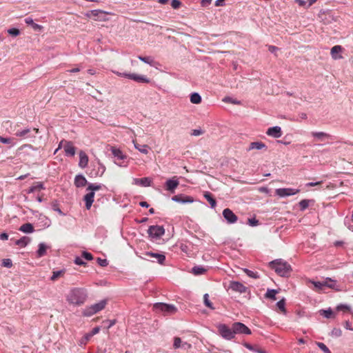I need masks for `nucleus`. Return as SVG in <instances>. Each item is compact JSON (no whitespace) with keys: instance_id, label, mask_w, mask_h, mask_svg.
<instances>
[{"instance_id":"f257e3e1","label":"nucleus","mask_w":353,"mask_h":353,"mask_svg":"<svg viewBox=\"0 0 353 353\" xmlns=\"http://www.w3.org/2000/svg\"><path fill=\"white\" fill-rule=\"evenodd\" d=\"M65 298L70 305L79 306L85 302L88 292L86 289L83 288H72L69 290Z\"/></svg>"},{"instance_id":"f03ea898","label":"nucleus","mask_w":353,"mask_h":353,"mask_svg":"<svg viewBox=\"0 0 353 353\" xmlns=\"http://www.w3.org/2000/svg\"><path fill=\"white\" fill-rule=\"evenodd\" d=\"M269 267L281 276H288L292 271L291 265L281 259L270 261Z\"/></svg>"},{"instance_id":"7ed1b4c3","label":"nucleus","mask_w":353,"mask_h":353,"mask_svg":"<svg viewBox=\"0 0 353 353\" xmlns=\"http://www.w3.org/2000/svg\"><path fill=\"white\" fill-rule=\"evenodd\" d=\"M103 188H105L103 184L88 183L86 188V191L88 192L84 195L83 199L85 201V208L87 210H90L92 205L95 192L102 189Z\"/></svg>"},{"instance_id":"20e7f679","label":"nucleus","mask_w":353,"mask_h":353,"mask_svg":"<svg viewBox=\"0 0 353 353\" xmlns=\"http://www.w3.org/2000/svg\"><path fill=\"white\" fill-rule=\"evenodd\" d=\"M110 151L115 158L114 163L120 167H126L128 163L125 161L127 156L119 149L115 147H111Z\"/></svg>"},{"instance_id":"39448f33","label":"nucleus","mask_w":353,"mask_h":353,"mask_svg":"<svg viewBox=\"0 0 353 353\" xmlns=\"http://www.w3.org/2000/svg\"><path fill=\"white\" fill-rule=\"evenodd\" d=\"M218 331L219 334L225 340H232L235 336L233 332V327H228L225 324H219L217 325Z\"/></svg>"},{"instance_id":"423d86ee","label":"nucleus","mask_w":353,"mask_h":353,"mask_svg":"<svg viewBox=\"0 0 353 353\" xmlns=\"http://www.w3.org/2000/svg\"><path fill=\"white\" fill-rule=\"evenodd\" d=\"M154 308L157 311L163 312L164 314H172L176 312V308L174 305L163 303H155Z\"/></svg>"},{"instance_id":"0eeeda50","label":"nucleus","mask_w":353,"mask_h":353,"mask_svg":"<svg viewBox=\"0 0 353 353\" xmlns=\"http://www.w3.org/2000/svg\"><path fill=\"white\" fill-rule=\"evenodd\" d=\"M116 74L119 77H127L130 79H132L134 81L139 82V83H149L150 79L147 78L144 75H140L134 73H125V72H116Z\"/></svg>"},{"instance_id":"6e6552de","label":"nucleus","mask_w":353,"mask_h":353,"mask_svg":"<svg viewBox=\"0 0 353 353\" xmlns=\"http://www.w3.org/2000/svg\"><path fill=\"white\" fill-rule=\"evenodd\" d=\"M232 325L234 336L236 334L250 335L252 334L251 330L243 323L235 322Z\"/></svg>"},{"instance_id":"1a4fd4ad","label":"nucleus","mask_w":353,"mask_h":353,"mask_svg":"<svg viewBox=\"0 0 353 353\" xmlns=\"http://www.w3.org/2000/svg\"><path fill=\"white\" fill-rule=\"evenodd\" d=\"M148 232L150 237L159 239L164 234L165 230L163 226L151 225L149 227Z\"/></svg>"},{"instance_id":"9d476101","label":"nucleus","mask_w":353,"mask_h":353,"mask_svg":"<svg viewBox=\"0 0 353 353\" xmlns=\"http://www.w3.org/2000/svg\"><path fill=\"white\" fill-rule=\"evenodd\" d=\"M106 12L101 10H92L85 13L87 17H94L95 21H105L107 20Z\"/></svg>"},{"instance_id":"9b49d317","label":"nucleus","mask_w":353,"mask_h":353,"mask_svg":"<svg viewBox=\"0 0 353 353\" xmlns=\"http://www.w3.org/2000/svg\"><path fill=\"white\" fill-rule=\"evenodd\" d=\"M300 192L299 189L296 188H278L276 189L275 193L280 197H286L289 196L294 195Z\"/></svg>"},{"instance_id":"f8f14e48","label":"nucleus","mask_w":353,"mask_h":353,"mask_svg":"<svg viewBox=\"0 0 353 353\" xmlns=\"http://www.w3.org/2000/svg\"><path fill=\"white\" fill-rule=\"evenodd\" d=\"M223 216L229 224L234 223L238 220L237 216L229 208L223 210Z\"/></svg>"},{"instance_id":"ddd939ff","label":"nucleus","mask_w":353,"mask_h":353,"mask_svg":"<svg viewBox=\"0 0 353 353\" xmlns=\"http://www.w3.org/2000/svg\"><path fill=\"white\" fill-rule=\"evenodd\" d=\"M105 171V167L101 163H98L94 168L90 170L88 175L91 177L101 176Z\"/></svg>"},{"instance_id":"4468645a","label":"nucleus","mask_w":353,"mask_h":353,"mask_svg":"<svg viewBox=\"0 0 353 353\" xmlns=\"http://www.w3.org/2000/svg\"><path fill=\"white\" fill-rule=\"evenodd\" d=\"M62 148L64 149V152L68 157H74L76 152V148L73 145L71 141H63Z\"/></svg>"},{"instance_id":"2eb2a0df","label":"nucleus","mask_w":353,"mask_h":353,"mask_svg":"<svg viewBox=\"0 0 353 353\" xmlns=\"http://www.w3.org/2000/svg\"><path fill=\"white\" fill-rule=\"evenodd\" d=\"M229 288L232 290L241 294L246 292L248 290V288L239 281H231Z\"/></svg>"},{"instance_id":"dca6fc26","label":"nucleus","mask_w":353,"mask_h":353,"mask_svg":"<svg viewBox=\"0 0 353 353\" xmlns=\"http://www.w3.org/2000/svg\"><path fill=\"white\" fill-rule=\"evenodd\" d=\"M179 184V181L178 179L176 176H174L166 181L165 183V189L168 191H170V192L173 193L175 189L178 187Z\"/></svg>"},{"instance_id":"f3484780","label":"nucleus","mask_w":353,"mask_h":353,"mask_svg":"<svg viewBox=\"0 0 353 353\" xmlns=\"http://www.w3.org/2000/svg\"><path fill=\"white\" fill-rule=\"evenodd\" d=\"M172 200L179 203H191L194 202V199L192 196L183 194L174 196L172 197Z\"/></svg>"},{"instance_id":"a211bd4d","label":"nucleus","mask_w":353,"mask_h":353,"mask_svg":"<svg viewBox=\"0 0 353 353\" xmlns=\"http://www.w3.org/2000/svg\"><path fill=\"white\" fill-rule=\"evenodd\" d=\"M151 183L152 180L149 177H143L141 179L134 178L132 180V184L142 187H149Z\"/></svg>"},{"instance_id":"6ab92c4d","label":"nucleus","mask_w":353,"mask_h":353,"mask_svg":"<svg viewBox=\"0 0 353 353\" xmlns=\"http://www.w3.org/2000/svg\"><path fill=\"white\" fill-rule=\"evenodd\" d=\"M342 50H343V48L339 45H336V46H334V47H332L331 48V51H330L332 58L334 60H338V59H342L343 57L341 54V53L342 52Z\"/></svg>"},{"instance_id":"aec40b11","label":"nucleus","mask_w":353,"mask_h":353,"mask_svg":"<svg viewBox=\"0 0 353 353\" xmlns=\"http://www.w3.org/2000/svg\"><path fill=\"white\" fill-rule=\"evenodd\" d=\"M266 134L274 138H279L282 135L281 128L279 126H274L268 129Z\"/></svg>"},{"instance_id":"412c9836","label":"nucleus","mask_w":353,"mask_h":353,"mask_svg":"<svg viewBox=\"0 0 353 353\" xmlns=\"http://www.w3.org/2000/svg\"><path fill=\"white\" fill-rule=\"evenodd\" d=\"M138 59L144 62L145 63H147L150 65V66H152L154 68H157L160 64L159 62L154 61V58L152 57H142V56H138Z\"/></svg>"},{"instance_id":"4be33fe9","label":"nucleus","mask_w":353,"mask_h":353,"mask_svg":"<svg viewBox=\"0 0 353 353\" xmlns=\"http://www.w3.org/2000/svg\"><path fill=\"white\" fill-rule=\"evenodd\" d=\"M50 248V246L45 243H40L38 245V250L37 251V256L41 258L45 256L47 253V250Z\"/></svg>"},{"instance_id":"5701e85b","label":"nucleus","mask_w":353,"mask_h":353,"mask_svg":"<svg viewBox=\"0 0 353 353\" xmlns=\"http://www.w3.org/2000/svg\"><path fill=\"white\" fill-rule=\"evenodd\" d=\"M263 149L264 150L267 149V146L265 143H263L261 141H255V142H252L250 143L249 147L247 149V150L248 151H250L252 150H263Z\"/></svg>"},{"instance_id":"b1692460","label":"nucleus","mask_w":353,"mask_h":353,"mask_svg":"<svg viewBox=\"0 0 353 353\" xmlns=\"http://www.w3.org/2000/svg\"><path fill=\"white\" fill-rule=\"evenodd\" d=\"M145 255L156 259L157 262L161 265L163 264L164 261H165V256L163 254L146 252Z\"/></svg>"},{"instance_id":"393cba45","label":"nucleus","mask_w":353,"mask_h":353,"mask_svg":"<svg viewBox=\"0 0 353 353\" xmlns=\"http://www.w3.org/2000/svg\"><path fill=\"white\" fill-rule=\"evenodd\" d=\"M79 166L81 168H85L88 163V157L85 152L81 150L79 152Z\"/></svg>"},{"instance_id":"a878e982","label":"nucleus","mask_w":353,"mask_h":353,"mask_svg":"<svg viewBox=\"0 0 353 353\" xmlns=\"http://www.w3.org/2000/svg\"><path fill=\"white\" fill-rule=\"evenodd\" d=\"M88 181L85 176L82 174H78L74 178V185L77 188H82L85 186Z\"/></svg>"},{"instance_id":"bb28decb","label":"nucleus","mask_w":353,"mask_h":353,"mask_svg":"<svg viewBox=\"0 0 353 353\" xmlns=\"http://www.w3.org/2000/svg\"><path fill=\"white\" fill-rule=\"evenodd\" d=\"M30 128H25L22 130H18L16 132L15 135L17 137H23L24 139L26 138H35V134L30 135Z\"/></svg>"},{"instance_id":"cd10ccee","label":"nucleus","mask_w":353,"mask_h":353,"mask_svg":"<svg viewBox=\"0 0 353 353\" xmlns=\"http://www.w3.org/2000/svg\"><path fill=\"white\" fill-rule=\"evenodd\" d=\"M107 304V301L105 299L100 301L99 303L91 305L92 309L94 310V312L97 313L101 310H103Z\"/></svg>"},{"instance_id":"c85d7f7f","label":"nucleus","mask_w":353,"mask_h":353,"mask_svg":"<svg viewBox=\"0 0 353 353\" xmlns=\"http://www.w3.org/2000/svg\"><path fill=\"white\" fill-rule=\"evenodd\" d=\"M45 186L42 182H37L33 185L30 187V188L28 190L27 192L28 194L33 193L36 191H40L41 190H45Z\"/></svg>"},{"instance_id":"c756f323","label":"nucleus","mask_w":353,"mask_h":353,"mask_svg":"<svg viewBox=\"0 0 353 353\" xmlns=\"http://www.w3.org/2000/svg\"><path fill=\"white\" fill-rule=\"evenodd\" d=\"M26 24L30 25L34 30L40 31L43 29V26L34 22L31 17H27L25 19Z\"/></svg>"},{"instance_id":"7c9ffc66","label":"nucleus","mask_w":353,"mask_h":353,"mask_svg":"<svg viewBox=\"0 0 353 353\" xmlns=\"http://www.w3.org/2000/svg\"><path fill=\"white\" fill-rule=\"evenodd\" d=\"M19 230L24 233H32L34 232V227L31 223H27L21 225Z\"/></svg>"},{"instance_id":"2f4dec72","label":"nucleus","mask_w":353,"mask_h":353,"mask_svg":"<svg viewBox=\"0 0 353 353\" xmlns=\"http://www.w3.org/2000/svg\"><path fill=\"white\" fill-rule=\"evenodd\" d=\"M30 242V239L28 236H23L15 241V245L21 248H25Z\"/></svg>"},{"instance_id":"473e14b6","label":"nucleus","mask_w":353,"mask_h":353,"mask_svg":"<svg viewBox=\"0 0 353 353\" xmlns=\"http://www.w3.org/2000/svg\"><path fill=\"white\" fill-rule=\"evenodd\" d=\"M205 199L210 203L212 208H214L216 205V200L209 192H205L203 194Z\"/></svg>"},{"instance_id":"72a5a7b5","label":"nucleus","mask_w":353,"mask_h":353,"mask_svg":"<svg viewBox=\"0 0 353 353\" xmlns=\"http://www.w3.org/2000/svg\"><path fill=\"white\" fill-rule=\"evenodd\" d=\"M134 143V148L138 150L140 152L143 153V154H147L149 152V147L148 145H140V144H138L137 143H135L134 141H133Z\"/></svg>"},{"instance_id":"f704fd0d","label":"nucleus","mask_w":353,"mask_h":353,"mask_svg":"<svg viewBox=\"0 0 353 353\" xmlns=\"http://www.w3.org/2000/svg\"><path fill=\"white\" fill-rule=\"evenodd\" d=\"M278 291L276 290L268 289L265 294V297L274 301L276 299V295Z\"/></svg>"},{"instance_id":"c9c22d12","label":"nucleus","mask_w":353,"mask_h":353,"mask_svg":"<svg viewBox=\"0 0 353 353\" xmlns=\"http://www.w3.org/2000/svg\"><path fill=\"white\" fill-rule=\"evenodd\" d=\"M190 101L194 104H199L201 102V97L197 92H193L190 95Z\"/></svg>"},{"instance_id":"e433bc0d","label":"nucleus","mask_w":353,"mask_h":353,"mask_svg":"<svg viewBox=\"0 0 353 353\" xmlns=\"http://www.w3.org/2000/svg\"><path fill=\"white\" fill-rule=\"evenodd\" d=\"M312 135L319 140H323L325 138L329 137V134L323 132H313Z\"/></svg>"},{"instance_id":"4c0bfd02","label":"nucleus","mask_w":353,"mask_h":353,"mask_svg":"<svg viewBox=\"0 0 353 353\" xmlns=\"http://www.w3.org/2000/svg\"><path fill=\"white\" fill-rule=\"evenodd\" d=\"M312 200H308V199H303L299 203V205L300 207V210L304 211L305 210L308 206L310 202H312Z\"/></svg>"},{"instance_id":"58836bf2","label":"nucleus","mask_w":353,"mask_h":353,"mask_svg":"<svg viewBox=\"0 0 353 353\" xmlns=\"http://www.w3.org/2000/svg\"><path fill=\"white\" fill-rule=\"evenodd\" d=\"M194 275H201L206 272V270L202 266H194L192 270Z\"/></svg>"},{"instance_id":"ea45409f","label":"nucleus","mask_w":353,"mask_h":353,"mask_svg":"<svg viewBox=\"0 0 353 353\" xmlns=\"http://www.w3.org/2000/svg\"><path fill=\"white\" fill-rule=\"evenodd\" d=\"M319 313L321 315L327 319L331 318L333 315V312L330 308L327 310H319Z\"/></svg>"},{"instance_id":"a19ab883","label":"nucleus","mask_w":353,"mask_h":353,"mask_svg":"<svg viewBox=\"0 0 353 353\" xmlns=\"http://www.w3.org/2000/svg\"><path fill=\"white\" fill-rule=\"evenodd\" d=\"M14 139L9 137H3L0 136V142L4 144H9L10 147H12L15 145V143L13 141Z\"/></svg>"},{"instance_id":"79ce46f5","label":"nucleus","mask_w":353,"mask_h":353,"mask_svg":"<svg viewBox=\"0 0 353 353\" xmlns=\"http://www.w3.org/2000/svg\"><path fill=\"white\" fill-rule=\"evenodd\" d=\"M82 314L84 316H91L96 314L94 312V310L92 309V306H88L86 307L82 312Z\"/></svg>"},{"instance_id":"37998d69","label":"nucleus","mask_w":353,"mask_h":353,"mask_svg":"<svg viewBox=\"0 0 353 353\" xmlns=\"http://www.w3.org/2000/svg\"><path fill=\"white\" fill-rule=\"evenodd\" d=\"M325 287H327L331 289L336 290V282L334 280H332L330 278H327L325 280Z\"/></svg>"},{"instance_id":"c03bdc74","label":"nucleus","mask_w":353,"mask_h":353,"mask_svg":"<svg viewBox=\"0 0 353 353\" xmlns=\"http://www.w3.org/2000/svg\"><path fill=\"white\" fill-rule=\"evenodd\" d=\"M244 272L250 278L258 279L259 278V274L257 272H253L250 270L245 268L243 270Z\"/></svg>"},{"instance_id":"a18cd8bd","label":"nucleus","mask_w":353,"mask_h":353,"mask_svg":"<svg viewBox=\"0 0 353 353\" xmlns=\"http://www.w3.org/2000/svg\"><path fill=\"white\" fill-rule=\"evenodd\" d=\"M276 306L279 309L282 311L283 313H286L285 310V299H282L276 303Z\"/></svg>"},{"instance_id":"49530a36","label":"nucleus","mask_w":353,"mask_h":353,"mask_svg":"<svg viewBox=\"0 0 353 353\" xmlns=\"http://www.w3.org/2000/svg\"><path fill=\"white\" fill-rule=\"evenodd\" d=\"M310 282L314 285L315 288L317 290H322L324 287H325V281L323 282L310 281Z\"/></svg>"},{"instance_id":"de8ad7c7","label":"nucleus","mask_w":353,"mask_h":353,"mask_svg":"<svg viewBox=\"0 0 353 353\" xmlns=\"http://www.w3.org/2000/svg\"><path fill=\"white\" fill-rule=\"evenodd\" d=\"M317 346L324 352V353H331L330 350H329V348L323 343H321V342H318L317 343Z\"/></svg>"},{"instance_id":"09e8293b","label":"nucleus","mask_w":353,"mask_h":353,"mask_svg":"<svg viewBox=\"0 0 353 353\" xmlns=\"http://www.w3.org/2000/svg\"><path fill=\"white\" fill-rule=\"evenodd\" d=\"M8 33L12 36L17 37L19 35L20 31L17 28H12L8 30Z\"/></svg>"},{"instance_id":"8fccbe9b","label":"nucleus","mask_w":353,"mask_h":353,"mask_svg":"<svg viewBox=\"0 0 353 353\" xmlns=\"http://www.w3.org/2000/svg\"><path fill=\"white\" fill-rule=\"evenodd\" d=\"M2 265L3 267L10 268L12 266V261L10 259H4L2 261Z\"/></svg>"},{"instance_id":"3c124183","label":"nucleus","mask_w":353,"mask_h":353,"mask_svg":"<svg viewBox=\"0 0 353 353\" xmlns=\"http://www.w3.org/2000/svg\"><path fill=\"white\" fill-rule=\"evenodd\" d=\"M332 336L335 337H339L342 334V331L340 328L334 327L331 332Z\"/></svg>"},{"instance_id":"603ef678","label":"nucleus","mask_w":353,"mask_h":353,"mask_svg":"<svg viewBox=\"0 0 353 353\" xmlns=\"http://www.w3.org/2000/svg\"><path fill=\"white\" fill-rule=\"evenodd\" d=\"M182 344V341L179 337H175L174 339V347L177 349L181 347V345Z\"/></svg>"},{"instance_id":"864d4df0","label":"nucleus","mask_w":353,"mask_h":353,"mask_svg":"<svg viewBox=\"0 0 353 353\" xmlns=\"http://www.w3.org/2000/svg\"><path fill=\"white\" fill-rule=\"evenodd\" d=\"M203 299H204V303H205V305L207 307H210L211 309H213L212 304V303L208 299V294H204Z\"/></svg>"},{"instance_id":"5fc2aeb1","label":"nucleus","mask_w":353,"mask_h":353,"mask_svg":"<svg viewBox=\"0 0 353 353\" xmlns=\"http://www.w3.org/2000/svg\"><path fill=\"white\" fill-rule=\"evenodd\" d=\"M63 273L62 270H58L53 272V274L50 278L52 281H55L58 277H59Z\"/></svg>"},{"instance_id":"6e6d98bb","label":"nucleus","mask_w":353,"mask_h":353,"mask_svg":"<svg viewBox=\"0 0 353 353\" xmlns=\"http://www.w3.org/2000/svg\"><path fill=\"white\" fill-rule=\"evenodd\" d=\"M52 210H54V211L57 212L59 214H61V215H63V212H62V211H61V210L59 208L58 204L57 203V202H56V201H54V202H53V203H52Z\"/></svg>"},{"instance_id":"4d7b16f0","label":"nucleus","mask_w":353,"mask_h":353,"mask_svg":"<svg viewBox=\"0 0 353 353\" xmlns=\"http://www.w3.org/2000/svg\"><path fill=\"white\" fill-rule=\"evenodd\" d=\"M225 102H229V103H231L232 104H236V105H239L241 103V101H238L236 99H234L231 97H226L223 100Z\"/></svg>"},{"instance_id":"13d9d810","label":"nucleus","mask_w":353,"mask_h":353,"mask_svg":"<svg viewBox=\"0 0 353 353\" xmlns=\"http://www.w3.org/2000/svg\"><path fill=\"white\" fill-rule=\"evenodd\" d=\"M181 5V3L179 0H172L171 6L174 9L179 8Z\"/></svg>"},{"instance_id":"bf43d9fd","label":"nucleus","mask_w":353,"mask_h":353,"mask_svg":"<svg viewBox=\"0 0 353 353\" xmlns=\"http://www.w3.org/2000/svg\"><path fill=\"white\" fill-rule=\"evenodd\" d=\"M248 223L250 226L254 227L259 224V221L255 218L248 219Z\"/></svg>"},{"instance_id":"052dcab7","label":"nucleus","mask_w":353,"mask_h":353,"mask_svg":"<svg viewBox=\"0 0 353 353\" xmlns=\"http://www.w3.org/2000/svg\"><path fill=\"white\" fill-rule=\"evenodd\" d=\"M97 263L101 267H105L108 265V262L106 259H102L101 258L97 259Z\"/></svg>"},{"instance_id":"680f3d73","label":"nucleus","mask_w":353,"mask_h":353,"mask_svg":"<svg viewBox=\"0 0 353 353\" xmlns=\"http://www.w3.org/2000/svg\"><path fill=\"white\" fill-rule=\"evenodd\" d=\"M82 256L88 261H91L93 259L92 255L86 251L83 252Z\"/></svg>"},{"instance_id":"e2e57ef3","label":"nucleus","mask_w":353,"mask_h":353,"mask_svg":"<svg viewBox=\"0 0 353 353\" xmlns=\"http://www.w3.org/2000/svg\"><path fill=\"white\" fill-rule=\"evenodd\" d=\"M203 134V131L201 129H194L191 132V135L192 136H199Z\"/></svg>"},{"instance_id":"0e129e2a","label":"nucleus","mask_w":353,"mask_h":353,"mask_svg":"<svg viewBox=\"0 0 353 353\" xmlns=\"http://www.w3.org/2000/svg\"><path fill=\"white\" fill-rule=\"evenodd\" d=\"M92 337L90 333L86 334L83 338L81 339V344H85Z\"/></svg>"},{"instance_id":"69168bd1","label":"nucleus","mask_w":353,"mask_h":353,"mask_svg":"<svg viewBox=\"0 0 353 353\" xmlns=\"http://www.w3.org/2000/svg\"><path fill=\"white\" fill-rule=\"evenodd\" d=\"M243 346L245 347H246L248 350L254 352H256V350L257 349L256 347H254L253 345H252L251 344L248 343H245L243 344Z\"/></svg>"},{"instance_id":"338daca9","label":"nucleus","mask_w":353,"mask_h":353,"mask_svg":"<svg viewBox=\"0 0 353 353\" xmlns=\"http://www.w3.org/2000/svg\"><path fill=\"white\" fill-rule=\"evenodd\" d=\"M307 118L306 113L301 112L299 114V119H294V121H299L301 120H305Z\"/></svg>"},{"instance_id":"774afa93","label":"nucleus","mask_w":353,"mask_h":353,"mask_svg":"<svg viewBox=\"0 0 353 353\" xmlns=\"http://www.w3.org/2000/svg\"><path fill=\"white\" fill-rule=\"evenodd\" d=\"M74 263L77 265H83L85 264V263L83 261V260L81 257H79V256L75 258Z\"/></svg>"}]
</instances>
